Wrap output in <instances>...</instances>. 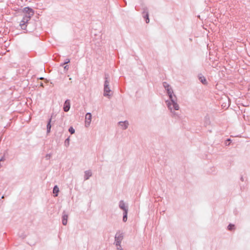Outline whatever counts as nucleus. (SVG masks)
I'll use <instances>...</instances> for the list:
<instances>
[{"instance_id": "obj_25", "label": "nucleus", "mask_w": 250, "mask_h": 250, "mask_svg": "<svg viewBox=\"0 0 250 250\" xmlns=\"http://www.w3.org/2000/svg\"><path fill=\"white\" fill-rule=\"evenodd\" d=\"M117 249L118 250H122V248H121V245H120V247H117Z\"/></svg>"}, {"instance_id": "obj_28", "label": "nucleus", "mask_w": 250, "mask_h": 250, "mask_svg": "<svg viewBox=\"0 0 250 250\" xmlns=\"http://www.w3.org/2000/svg\"><path fill=\"white\" fill-rule=\"evenodd\" d=\"M40 79H41V80H42V79H43V78L41 77V78H40Z\"/></svg>"}, {"instance_id": "obj_7", "label": "nucleus", "mask_w": 250, "mask_h": 250, "mask_svg": "<svg viewBox=\"0 0 250 250\" xmlns=\"http://www.w3.org/2000/svg\"><path fill=\"white\" fill-rule=\"evenodd\" d=\"M111 92V90L109 87V85H104V96L107 97L109 96V93Z\"/></svg>"}, {"instance_id": "obj_9", "label": "nucleus", "mask_w": 250, "mask_h": 250, "mask_svg": "<svg viewBox=\"0 0 250 250\" xmlns=\"http://www.w3.org/2000/svg\"><path fill=\"white\" fill-rule=\"evenodd\" d=\"M119 206L121 209L124 210V212L125 211V210L128 211L127 207L125 206V203H124V201L121 200L120 201Z\"/></svg>"}, {"instance_id": "obj_10", "label": "nucleus", "mask_w": 250, "mask_h": 250, "mask_svg": "<svg viewBox=\"0 0 250 250\" xmlns=\"http://www.w3.org/2000/svg\"><path fill=\"white\" fill-rule=\"evenodd\" d=\"M204 125L206 126L210 125L211 122L210 120V118L208 115H206L205 117L204 120Z\"/></svg>"}, {"instance_id": "obj_14", "label": "nucleus", "mask_w": 250, "mask_h": 250, "mask_svg": "<svg viewBox=\"0 0 250 250\" xmlns=\"http://www.w3.org/2000/svg\"><path fill=\"white\" fill-rule=\"evenodd\" d=\"M127 212H128L127 210H125V211H124L123 212V221L124 222H125L127 221Z\"/></svg>"}, {"instance_id": "obj_1", "label": "nucleus", "mask_w": 250, "mask_h": 250, "mask_svg": "<svg viewBox=\"0 0 250 250\" xmlns=\"http://www.w3.org/2000/svg\"><path fill=\"white\" fill-rule=\"evenodd\" d=\"M22 13L23 14V18L20 22V26L22 30H25L27 24L35 13L33 9L29 7H26L22 9Z\"/></svg>"}, {"instance_id": "obj_23", "label": "nucleus", "mask_w": 250, "mask_h": 250, "mask_svg": "<svg viewBox=\"0 0 250 250\" xmlns=\"http://www.w3.org/2000/svg\"><path fill=\"white\" fill-rule=\"evenodd\" d=\"M68 68H69V67H68V65H65V66H64L63 67V69H64V70H67L68 69Z\"/></svg>"}, {"instance_id": "obj_2", "label": "nucleus", "mask_w": 250, "mask_h": 250, "mask_svg": "<svg viewBox=\"0 0 250 250\" xmlns=\"http://www.w3.org/2000/svg\"><path fill=\"white\" fill-rule=\"evenodd\" d=\"M166 90L167 91V93L169 96V99L171 103L170 102L166 101L167 105L171 111L174 109L176 110H178L179 109V106L177 103V98L175 95H173V91L171 87L169 88H167Z\"/></svg>"}, {"instance_id": "obj_11", "label": "nucleus", "mask_w": 250, "mask_h": 250, "mask_svg": "<svg viewBox=\"0 0 250 250\" xmlns=\"http://www.w3.org/2000/svg\"><path fill=\"white\" fill-rule=\"evenodd\" d=\"M92 172L91 170H86L84 172V180H88L90 177L92 176Z\"/></svg>"}, {"instance_id": "obj_21", "label": "nucleus", "mask_w": 250, "mask_h": 250, "mask_svg": "<svg viewBox=\"0 0 250 250\" xmlns=\"http://www.w3.org/2000/svg\"><path fill=\"white\" fill-rule=\"evenodd\" d=\"M163 86L165 88V89L169 88V87H170V85L167 82L163 83Z\"/></svg>"}, {"instance_id": "obj_15", "label": "nucleus", "mask_w": 250, "mask_h": 250, "mask_svg": "<svg viewBox=\"0 0 250 250\" xmlns=\"http://www.w3.org/2000/svg\"><path fill=\"white\" fill-rule=\"evenodd\" d=\"M51 122V118H50L48 122L47 125V133H48L50 132V129L51 127V125L50 124Z\"/></svg>"}, {"instance_id": "obj_20", "label": "nucleus", "mask_w": 250, "mask_h": 250, "mask_svg": "<svg viewBox=\"0 0 250 250\" xmlns=\"http://www.w3.org/2000/svg\"><path fill=\"white\" fill-rule=\"evenodd\" d=\"M68 130L71 134H73L75 133V129L72 126L70 127Z\"/></svg>"}, {"instance_id": "obj_12", "label": "nucleus", "mask_w": 250, "mask_h": 250, "mask_svg": "<svg viewBox=\"0 0 250 250\" xmlns=\"http://www.w3.org/2000/svg\"><path fill=\"white\" fill-rule=\"evenodd\" d=\"M104 85H109V75L107 73L104 74Z\"/></svg>"}, {"instance_id": "obj_18", "label": "nucleus", "mask_w": 250, "mask_h": 250, "mask_svg": "<svg viewBox=\"0 0 250 250\" xmlns=\"http://www.w3.org/2000/svg\"><path fill=\"white\" fill-rule=\"evenodd\" d=\"M68 216L67 215H63V225H66L67 224Z\"/></svg>"}, {"instance_id": "obj_6", "label": "nucleus", "mask_w": 250, "mask_h": 250, "mask_svg": "<svg viewBox=\"0 0 250 250\" xmlns=\"http://www.w3.org/2000/svg\"><path fill=\"white\" fill-rule=\"evenodd\" d=\"M70 107V102L69 100H67L63 104V111L67 112Z\"/></svg>"}, {"instance_id": "obj_22", "label": "nucleus", "mask_w": 250, "mask_h": 250, "mask_svg": "<svg viewBox=\"0 0 250 250\" xmlns=\"http://www.w3.org/2000/svg\"><path fill=\"white\" fill-rule=\"evenodd\" d=\"M70 62V60L69 59H67L65 60L64 62H63V65L68 63Z\"/></svg>"}, {"instance_id": "obj_29", "label": "nucleus", "mask_w": 250, "mask_h": 250, "mask_svg": "<svg viewBox=\"0 0 250 250\" xmlns=\"http://www.w3.org/2000/svg\"><path fill=\"white\" fill-rule=\"evenodd\" d=\"M62 63H61L60 64V66H62Z\"/></svg>"}, {"instance_id": "obj_5", "label": "nucleus", "mask_w": 250, "mask_h": 250, "mask_svg": "<svg viewBox=\"0 0 250 250\" xmlns=\"http://www.w3.org/2000/svg\"><path fill=\"white\" fill-rule=\"evenodd\" d=\"M143 16L146 20V23H148L149 22L148 12L147 8H144L143 12Z\"/></svg>"}, {"instance_id": "obj_17", "label": "nucleus", "mask_w": 250, "mask_h": 250, "mask_svg": "<svg viewBox=\"0 0 250 250\" xmlns=\"http://www.w3.org/2000/svg\"><path fill=\"white\" fill-rule=\"evenodd\" d=\"M228 229L230 230V231H231L232 230H234L235 229V226L234 225H233V224H230L228 227Z\"/></svg>"}, {"instance_id": "obj_24", "label": "nucleus", "mask_w": 250, "mask_h": 250, "mask_svg": "<svg viewBox=\"0 0 250 250\" xmlns=\"http://www.w3.org/2000/svg\"><path fill=\"white\" fill-rule=\"evenodd\" d=\"M4 160H5V159H4V156L2 157L0 159V162L1 161H4Z\"/></svg>"}, {"instance_id": "obj_4", "label": "nucleus", "mask_w": 250, "mask_h": 250, "mask_svg": "<svg viewBox=\"0 0 250 250\" xmlns=\"http://www.w3.org/2000/svg\"><path fill=\"white\" fill-rule=\"evenodd\" d=\"M91 114L90 113H86V114L85 115V126L86 127H87L89 125L90 123H91Z\"/></svg>"}, {"instance_id": "obj_8", "label": "nucleus", "mask_w": 250, "mask_h": 250, "mask_svg": "<svg viewBox=\"0 0 250 250\" xmlns=\"http://www.w3.org/2000/svg\"><path fill=\"white\" fill-rule=\"evenodd\" d=\"M119 125L122 126L123 129H126L129 125L128 122L127 121L125 122H119Z\"/></svg>"}, {"instance_id": "obj_27", "label": "nucleus", "mask_w": 250, "mask_h": 250, "mask_svg": "<svg viewBox=\"0 0 250 250\" xmlns=\"http://www.w3.org/2000/svg\"><path fill=\"white\" fill-rule=\"evenodd\" d=\"M241 180L242 181H244V179H243V177H241Z\"/></svg>"}, {"instance_id": "obj_13", "label": "nucleus", "mask_w": 250, "mask_h": 250, "mask_svg": "<svg viewBox=\"0 0 250 250\" xmlns=\"http://www.w3.org/2000/svg\"><path fill=\"white\" fill-rule=\"evenodd\" d=\"M59 192V189L57 186H55L54 187L53 192L54 194V196L56 197L58 196V194Z\"/></svg>"}, {"instance_id": "obj_19", "label": "nucleus", "mask_w": 250, "mask_h": 250, "mask_svg": "<svg viewBox=\"0 0 250 250\" xmlns=\"http://www.w3.org/2000/svg\"><path fill=\"white\" fill-rule=\"evenodd\" d=\"M69 137L67 138L64 141L65 146H67L69 145Z\"/></svg>"}, {"instance_id": "obj_3", "label": "nucleus", "mask_w": 250, "mask_h": 250, "mask_svg": "<svg viewBox=\"0 0 250 250\" xmlns=\"http://www.w3.org/2000/svg\"><path fill=\"white\" fill-rule=\"evenodd\" d=\"M124 238V233L118 231L115 236V244L116 247H120V244Z\"/></svg>"}, {"instance_id": "obj_26", "label": "nucleus", "mask_w": 250, "mask_h": 250, "mask_svg": "<svg viewBox=\"0 0 250 250\" xmlns=\"http://www.w3.org/2000/svg\"><path fill=\"white\" fill-rule=\"evenodd\" d=\"M40 86H42V87H43V83H40Z\"/></svg>"}, {"instance_id": "obj_16", "label": "nucleus", "mask_w": 250, "mask_h": 250, "mask_svg": "<svg viewBox=\"0 0 250 250\" xmlns=\"http://www.w3.org/2000/svg\"><path fill=\"white\" fill-rule=\"evenodd\" d=\"M200 82L204 84H207V81L206 80V79L204 76L199 77V78Z\"/></svg>"}]
</instances>
